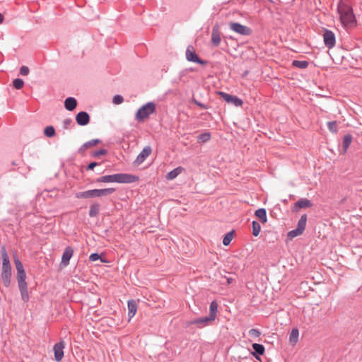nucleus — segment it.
I'll return each mask as SVG.
<instances>
[{
	"label": "nucleus",
	"mask_w": 362,
	"mask_h": 362,
	"mask_svg": "<svg viewBox=\"0 0 362 362\" xmlns=\"http://www.w3.org/2000/svg\"><path fill=\"white\" fill-rule=\"evenodd\" d=\"M14 263L17 270V281L21 299L23 302L27 303L30 300V296L28 293V284L25 281L26 273L21 262L17 257L14 258Z\"/></svg>",
	"instance_id": "nucleus-1"
},
{
	"label": "nucleus",
	"mask_w": 362,
	"mask_h": 362,
	"mask_svg": "<svg viewBox=\"0 0 362 362\" xmlns=\"http://www.w3.org/2000/svg\"><path fill=\"white\" fill-rule=\"evenodd\" d=\"M115 188L94 189L78 192L76 194V197L78 199L100 197L112 194L113 192H115Z\"/></svg>",
	"instance_id": "nucleus-3"
},
{
	"label": "nucleus",
	"mask_w": 362,
	"mask_h": 362,
	"mask_svg": "<svg viewBox=\"0 0 362 362\" xmlns=\"http://www.w3.org/2000/svg\"><path fill=\"white\" fill-rule=\"evenodd\" d=\"M64 341H61L59 343L54 344L53 350L54 353V358L56 361L59 362L64 356Z\"/></svg>",
	"instance_id": "nucleus-12"
},
{
	"label": "nucleus",
	"mask_w": 362,
	"mask_h": 362,
	"mask_svg": "<svg viewBox=\"0 0 362 362\" xmlns=\"http://www.w3.org/2000/svg\"><path fill=\"white\" fill-rule=\"evenodd\" d=\"M183 170V168L180 166L173 170L170 171L165 176L168 180H172L176 178Z\"/></svg>",
	"instance_id": "nucleus-22"
},
{
	"label": "nucleus",
	"mask_w": 362,
	"mask_h": 362,
	"mask_svg": "<svg viewBox=\"0 0 362 362\" xmlns=\"http://www.w3.org/2000/svg\"><path fill=\"white\" fill-rule=\"evenodd\" d=\"M100 204L98 203H93L90 206L89 216L90 217H95L98 215L100 211Z\"/></svg>",
	"instance_id": "nucleus-24"
},
{
	"label": "nucleus",
	"mask_w": 362,
	"mask_h": 362,
	"mask_svg": "<svg viewBox=\"0 0 362 362\" xmlns=\"http://www.w3.org/2000/svg\"><path fill=\"white\" fill-rule=\"evenodd\" d=\"M124 100V98L122 95H116L112 98V103L115 105L121 104Z\"/></svg>",
	"instance_id": "nucleus-42"
},
{
	"label": "nucleus",
	"mask_w": 362,
	"mask_h": 362,
	"mask_svg": "<svg viewBox=\"0 0 362 362\" xmlns=\"http://www.w3.org/2000/svg\"><path fill=\"white\" fill-rule=\"evenodd\" d=\"M44 134L47 137H52L55 134V129L52 126H47L44 129Z\"/></svg>",
	"instance_id": "nucleus-31"
},
{
	"label": "nucleus",
	"mask_w": 362,
	"mask_h": 362,
	"mask_svg": "<svg viewBox=\"0 0 362 362\" xmlns=\"http://www.w3.org/2000/svg\"><path fill=\"white\" fill-rule=\"evenodd\" d=\"M248 334L253 338H258L261 335V332L257 329H251L248 332Z\"/></svg>",
	"instance_id": "nucleus-41"
},
{
	"label": "nucleus",
	"mask_w": 362,
	"mask_h": 362,
	"mask_svg": "<svg viewBox=\"0 0 362 362\" xmlns=\"http://www.w3.org/2000/svg\"><path fill=\"white\" fill-rule=\"evenodd\" d=\"M313 205L311 202L307 199H300L295 203L293 206V211H297L299 209L310 207Z\"/></svg>",
	"instance_id": "nucleus-19"
},
{
	"label": "nucleus",
	"mask_w": 362,
	"mask_h": 362,
	"mask_svg": "<svg viewBox=\"0 0 362 362\" xmlns=\"http://www.w3.org/2000/svg\"><path fill=\"white\" fill-rule=\"evenodd\" d=\"M232 281H233V279H232L231 278H228V279H227V283H228V284H231Z\"/></svg>",
	"instance_id": "nucleus-49"
},
{
	"label": "nucleus",
	"mask_w": 362,
	"mask_h": 362,
	"mask_svg": "<svg viewBox=\"0 0 362 362\" xmlns=\"http://www.w3.org/2000/svg\"><path fill=\"white\" fill-rule=\"evenodd\" d=\"M229 27L230 30L242 35L248 36L252 34V30L249 27L239 23L231 22L229 23Z\"/></svg>",
	"instance_id": "nucleus-6"
},
{
	"label": "nucleus",
	"mask_w": 362,
	"mask_h": 362,
	"mask_svg": "<svg viewBox=\"0 0 362 362\" xmlns=\"http://www.w3.org/2000/svg\"><path fill=\"white\" fill-rule=\"evenodd\" d=\"M323 40L325 45L328 49L333 48L336 44V37L334 33L329 30L325 29L323 33Z\"/></svg>",
	"instance_id": "nucleus-8"
},
{
	"label": "nucleus",
	"mask_w": 362,
	"mask_h": 362,
	"mask_svg": "<svg viewBox=\"0 0 362 362\" xmlns=\"http://www.w3.org/2000/svg\"><path fill=\"white\" fill-rule=\"evenodd\" d=\"M127 307L129 320H130L135 315L137 311V303L134 300H129Z\"/></svg>",
	"instance_id": "nucleus-18"
},
{
	"label": "nucleus",
	"mask_w": 362,
	"mask_h": 362,
	"mask_svg": "<svg viewBox=\"0 0 362 362\" xmlns=\"http://www.w3.org/2000/svg\"><path fill=\"white\" fill-rule=\"evenodd\" d=\"M215 319L210 315L196 318L192 320L187 322V325H196L199 328H203L206 326L209 325Z\"/></svg>",
	"instance_id": "nucleus-7"
},
{
	"label": "nucleus",
	"mask_w": 362,
	"mask_h": 362,
	"mask_svg": "<svg viewBox=\"0 0 362 362\" xmlns=\"http://www.w3.org/2000/svg\"><path fill=\"white\" fill-rule=\"evenodd\" d=\"M156 111V104L153 102H148L141 106L136 112L135 117L137 121H143L148 118Z\"/></svg>",
	"instance_id": "nucleus-4"
},
{
	"label": "nucleus",
	"mask_w": 362,
	"mask_h": 362,
	"mask_svg": "<svg viewBox=\"0 0 362 362\" xmlns=\"http://www.w3.org/2000/svg\"><path fill=\"white\" fill-rule=\"evenodd\" d=\"M192 102L197 105V106H199V107H201L202 109H204V110H206L208 109V106L205 104H203L201 102L197 100L196 99L193 98L192 99Z\"/></svg>",
	"instance_id": "nucleus-44"
},
{
	"label": "nucleus",
	"mask_w": 362,
	"mask_h": 362,
	"mask_svg": "<svg viewBox=\"0 0 362 362\" xmlns=\"http://www.w3.org/2000/svg\"><path fill=\"white\" fill-rule=\"evenodd\" d=\"M112 182L117 183H133L139 180V177L127 174V173H117L111 175Z\"/></svg>",
	"instance_id": "nucleus-5"
},
{
	"label": "nucleus",
	"mask_w": 362,
	"mask_h": 362,
	"mask_svg": "<svg viewBox=\"0 0 362 362\" xmlns=\"http://www.w3.org/2000/svg\"><path fill=\"white\" fill-rule=\"evenodd\" d=\"M100 258V255L98 253H92L90 256H89V259L90 261L91 262H95V261H97Z\"/></svg>",
	"instance_id": "nucleus-45"
},
{
	"label": "nucleus",
	"mask_w": 362,
	"mask_h": 362,
	"mask_svg": "<svg viewBox=\"0 0 362 362\" xmlns=\"http://www.w3.org/2000/svg\"><path fill=\"white\" fill-rule=\"evenodd\" d=\"M4 19V16L0 13V24L3 23Z\"/></svg>",
	"instance_id": "nucleus-48"
},
{
	"label": "nucleus",
	"mask_w": 362,
	"mask_h": 362,
	"mask_svg": "<svg viewBox=\"0 0 362 362\" xmlns=\"http://www.w3.org/2000/svg\"><path fill=\"white\" fill-rule=\"evenodd\" d=\"M11 267L10 268H2L1 272V279L4 285L6 287H9L11 281Z\"/></svg>",
	"instance_id": "nucleus-13"
},
{
	"label": "nucleus",
	"mask_w": 362,
	"mask_h": 362,
	"mask_svg": "<svg viewBox=\"0 0 362 362\" xmlns=\"http://www.w3.org/2000/svg\"><path fill=\"white\" fill-rule=\"evenodd\" d=\"M74 254V250L71 247L67 246L62 255V263L64 264L65 266L68 265L69 263V260L73 256Z\"/></svg>",
	"instance_id": "nucleus-15"
},
{
	"label": "nucleus",
	"mask_w": 362,
	"mask_h": 362,
	"mask_svg": "<svg viewBox=\"0 0 362 362\" xmlns=\"http://www.w3.org/2000/svg\"><path fill=\"white\" fill-rule=\"evenodd\" d=\"M219 95L226 102L233 104L236 107H240L243 103V100L237 96H234L224 92H219Z\"/></svg>",
	"instance_id": "nucleus-11"
},
{
	"label": "nucleus",
	"mask_w": 362,
	"mask_h": 362,
	"mask_svg": "<svg viewBox=\"0 0 362 362\" xmlns=\"http://www.w3.org/2000/svg\"><path fill=\"white\" fill-rule=\"evenodd\" d=\"M299 332L298 329H293L289 337V340L291 343H296L298 340Z\"/></svg>",
	"instance_id": "nucleus-30"
},
{
	"label": "nucleus",
	"mask_w": 362,
	"mask_h": 362,
	"mask_svg": "<svg viewBox=\"0 0 362 362\" xmlns=\"http://www.w3.org/2000/svg\"><path fill=\"white\" fill-rule=\"evenodd\" d=\"M210 139L211 134L209 132L202 133L198 136V141L203 143L207 142Z\"/></svg>",
	"instance_id": "nucleus-33"
},
{
	"label": "nucleus",
	"mask_w": 362,
	"mask_h": 362,
	"mask_svg": "<svg viewBox=\"0 0 362 362\" xmlns=\"http://www.w3.org/2000/svg\"><path fill=\"white\" fill-rule=\"evenodd\" d=\"M186 59L189 62H195L201 65H205L206 61L202 60L194 51L192 46H188L186 50Z\"/></svg>",
	"instance_id": "nucleus-9"
},
{
	"label": "nucleus",
	"mask_w": 362,
	"mask_h": 362,
	"mask_svg": "<svg viewBox=\"0 0 362 362\" xmlns=\"http://www.w3.org/2000/svg\"><path fill=\"white\" fill-rule=\"evenodd\" d=\"M327 128L328 129L333 133H337V123L335 121H331L327 122Z\"/></svg>",
	"instance_id": "nucleus-35"
},
{
	"label": "nucleus",
	"mask_w": 362,
	"mask_h": 362,
	"mask_svg": "<svg viewBox=\"0 0 362 362\" xmlns=\"http://www.w3.org/2000/svg\"><path fill=\"white\" fill-rule=\"evenodd\" d=\"M270 1H272V0H269Z\"/></svg>",
	"instance_id": "nucleus-50"
},
{
	"label": "nucleus",
	"mask_w": 362,
	"mask_h": 362,
	"mask_svg": "<svg viewBox=\"0 0 362 362\" xmlns=\"http://www.w3.org/2000/svg\"><path fill=\"white\" fill-rule=\"evenodd\" d=\"M152 148L150 146H145L134 161L135 165H140L151 155Z\"/></svg>",
	"instance_id": "nucleus-10"
},
{
	"label": "nucleus",
	"mask_w": 362,
	"mask_h": 362,
	"mask_svg": "<svg viewBox=\"0 0 362 362\" xmlns=\"http://www.w3.org/2000/svg\"><path fill=\"white\" fill-rule=\"evenodd\" d=\"M29 68L26 66H22L20 69V74L22 76H27L29 74Z\"/></svg>",
	"instance_id": "nucleus-43"
},
{
	"label": "nucleus",
	"mask_w": 362,
	"mask_h": 362,
	"mask_svg": "<svg viewBox=\"0 0 362 362\" xmlns=\"http://www.w3.org/2000/svg\"><path fill=\"white\" fill-rule=\"evenodd\" d=\"M96 182L105 183L112 182L111 175L101 176L96 180Z\"/></svg>",
	"instance_id": "nucleus-36"
},
{
	"label": "nucleus",
	"mask_w": 362,
	"mask_h": 362,
	"mask_svg": "<svg viewBox=\"0 0 362 362\" xmlns=\"http://www.w3.org/2000/svg\"><path fill=\"white\" fill-rule=\"evenodd\" d=\"M292 65L295 67L304 69L308 66L309 62L308 61L293 60Z\"/></svg>",
	"instance_id": "nucleus-28"
},
{
	"label": "nucleus",
	"mask_w": 362,
	"mask_h": 362,
	"mask_svg": "<svg viewBox=\"0 0 362 362\" xmlns=\"http://www.w3.org/2000/svg\"><path fill=\"white\" fill-rule=\"evenodd\" d=\"M77 105L76 100L73 97L67 98L64 101V107L69 111L74 110Z\"/></svg>",
	"instance_id": "nucleus-20"
},
{
	"label": "nucleus",
	"mask_w": 362,
	"mask_h": 362,
	"mask_svg": "<svg viewBox=\"0 0 362 362\" xmlns=\"http://www.w3.org/2000/svg\"><path fill=\"white\" fill-rule=\"evenodd\" d=\"M252 347L254 350V352L252 353V355L255 357L257 360L260 359V355H263L265 351L264 346L262 344L254 343L252 345Z\"/></svg>",
	"instance_id": "nucleus-17"
},
{
	"label": "nucleus",
	"mask_w": 362,
	"mask_h": 362,
	"mask_svg": "<svg viewBox=\"0 0 362 362\" xmlns=\"http://www.w3.org/2000/svg\"><path fill=\"white\" fill-rule=\"evenodd\" d=\"M306 223H307V215L303 214L300 216V219L298 220V222L297 224V228L303 233V231L305 230V227H306Z\"/></svg>",
	"instance_id": "nucleus-25"
},
{
	"label": "nucleus",
	"mask_w": 362,
	"mask_h": 362,
	"mask_svg": "<svg viewBox=\"0 0 362 362\" xmlns=\"http://www.w3.org/2000/svg\"><path fill=\"white\" fill-rule=\"evenodd\" d=\"M107 153V151L106 149L102 148L98 151H93L91 154V156L93 158H98L100 156L106 155Z\"/></svg>",
	"instance_id": "nucleus-38"
},
{
	"label": "nucleus",
	"mask_w": 362,
	"mask_h": 362,
	"mask_svg": "<svg viewBox=\"0 0 362 362\" xmlns=\"http://www.w3.org/2000/svg\"><path fill=\"white\" fill-rule=\"evenodd\" d=\"M255 215L260 220L262 223L267 221V211L264 208L259 209L255 211Z\"/></svg>",
	"instance_id": "nucleus-23"
},
{
	"label": "nucleus",
	"mask_w": 362,
	"mask_h": 362,
	"mask_svg": "<svg viewBox=\"0 0 362 362\" xmlns=\"http://www.w3.org/2000/svg\"><path fill=\"white\" fill-rule=\"evenodd\" d=\"M218 312V304L216 301H212L209 306V315L216 319Z\"/></svg>",
	"instance_id": "nucleus-27"
},
{
	"label": "nucleus",
	"mask_w": 362,
	"mask_h": 362,
	"mask_svg": "<svg viewBox=\"0 0 362 362\" xmlns=\"http://www.w3.org/2000/svg\"><path fill=\"white\" fill-rule=\"evenodd\" d=\"M74 127L73 120L71 118H66L63 121V128L65 129H71Z\"/></svg>",
	"instance_id": "nucleus-34"
},
{
	"label": "nucleus",
	"mask_w": 362,
	"mask_h": 362,
	"mask_svg": "<svg viewBox=\"0 0 362 362\" xmlns=\"http://www.w3.org/2000/svg\"><path fill=\"white\" fill-rule=\"evenodd\" d=\"M221 41V35L219 33L218 26L216 25L212 29L211 42L213 45L218 47Z\"/></svg>",
	"instance_id": "nucleus-16"
},
{
	"label": "nucleus",
	"mask_w": 362,
	"mask_h": 362,
	"mask_svg": "<svg viewBox=\"0 0 362 362\" xmlns=\"http://www.w3.org/2000/svg\"><path fill=\"white\" fill-rule=\"evenodd\" d=\"M1 258H2V268H10L11 267L9 262V257L6 250L5 247L1 248Z\"/></svg>",
	"instance_id": "nucleus-21"
},
{
	"label": "nucleus",
	"mask_w": 362,
	"mask_h": 362,
	"mask_svg": "<svg viewBox=\"0 0 362 362\" xmlns=\"http://www.w3.org/2000/svg\"><path fill=\"white\" fill-rule=\"evenodd\" d=\"M100 142L99 139H94L83 144V147H90L97 145Z\"/></svg>",
	"instance_id": "nucleus-39"
},
{
	"label": "nucleus",
	"mask_w": 362,
	"mask_h": 362,
	"mask_svg": "<svg viewBox=\"0 0 362 362\" xmlns=\"http://www.w3.org/2000/svg\"><path fill=\"white\" fill-rule=\"evenodd\" d=\"M76 121L80 126L87 125L90 122V116L86 112H79L76 116Z\"/></svg>",
	"instance_id": "nucleus-14"
},
{
	"label": "nucleus",
	"mask_w": 362,
	"mask_h": 362,
	"mask_svg": "<svg viewBox=\"0 0 362 362\" xmlns=\"http://www.w3.org/2000/svg\"><path fill=\"white\" fill-rule=\"evenodd\" d=\"M88 147H83V144L81 146V148H79V152H83L84 151H86Z\"/></svg>",
	"instance_id": "nucleus-47"
},
{
	"label": "nucleus",
	"mask_w": 362,
	"mask_h": 362,
	"mask_svg": "<svg viewBox=\"0 0 362 362\" xmlns=\"http://www.w3.org/2000/svg\"><path fill=\"white\" fill-rule=\"evenodd\" d=\"M23 84H24V82L22 79L21 78H16L13 80V87L18 90L21 89L23 88Z\"/></svg>",
	"instance_id": "nucleus-37"
},
{
	"label": "nucleus",
	"mask_w": 362,
	"mask_h": 362,
	"mask_svg": "<svg viewBox=\"0 0 362 362\" xmlns=\"http://www.w3.org/2000/svg\"><path fill=\"white\" fill-rule=\"evenodd\" d=\"M99 165V163H97V162H92V163H90L87 166L86 170H93V168H94L95 167H96V166H97V165Z\"/></svg>",
	"instance_id": "nucleus-46"
},
{
	"label": "nucleus",
	"mask_w": 362,
	"mask_h": 362,
	"mask_svg": "<svg viewBox=\"0 0 362 362\" xmlns=\"http://www.w3.org/2000/svg\"><path fill=\"white\" fill-rule=\"evenodd\" d=\"M352 141V136L351 134H346L343 138V150L344 152H346L349 148L351 143Z\"/></svg>",
	"instance_id": "nucleus-26"
},
{
	"label": "nucleus",
	"mask_w": 362,
	"mask_h": 362,
	"mask_svg": "<svg viewBox=\"0 0 362 362\" xmlns=\"http://www.w3.org/2000/svg\"><path fill=\"white\" fill-rule=\"evenodd\" d=\"M338 12L342 24L345 26H353L356 23L355 16L352 8L346 4H339Z\"/></svg>",
	"instance_id": "nucleus-2"
},
{
	"label": "nucleus",
	"mask_w": 362,
	"mask_h": 362,
	"mask_svg": "<svg viewBox=\"0 0 362 362\" xmlns=\"http://www.w3.org/2000/svg\"><path fill=\"white\" fill-rule=\"evenodd\" d=\"M303 232H301L300 230H298L297 228L294 230H292L288 233V236L290 238H293L295 237H297L300 235H301Z\"/></svg>",
	"instance_id": "nucleus-40"
},
{
	"label": "nucleus",
	"mask_w": 362,
	"mask_h": 362,
	"mask_svg": "<svg viewBox=\"0 0 362 362\" xmlns=\"http://www.w3.org/2000/svg\"><path fill=\"white\" fill-rule=\"evenodd\" d=\"M252 225V235L254 236L257 237L259 235L260 230H261L260 224L257 221H253Z\"/></svg>",
	"instance_id": "nucleus-29"
},
{
	"label": "nucleus",
	"mask_w": 362,
	"mask_h": 362,
	"mask_svg": "<svg viewBox=\"0 0 362 362\" xmlns=\"http://www.w3.org/2000/svg\"><path fill=\"white\" fill-rule=\"evenodd\" d=\"M233 238V232H228L226 233L223 240V244L226 246L228 245Z\"/></svg>",
	"instance_id": "nucleus-32"
}]
</instances>
